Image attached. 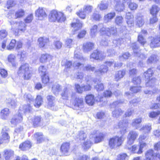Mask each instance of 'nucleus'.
Returning <instances> with one entry per match:
<instances>
[{"instance_id":"1","label":"nucleus","mask_w":160,"mask_h":160,"mask_svg":"<svg viewBox=\"0 0 160 160\" xmlns=\"http://www.w3.org/2000/svg\"><path fill=\"white\" fill-rule=\"evenodd\" d=\"M128 122L127 120L120 121L118 123V127L120 129V132L122 135L120 137L116 136L110 138L109 140L108 145L111 149H113L121 145L124 139L123 135L126 132L128 127Z\"/></svg>"},{"instance_id":"2","label":"nucleus","mask_w":160,"mask_h":160,"mask_svg":"<svg viewBox=\"0 0 160 160\" xmlns=\"http://www.w3.org/2000/svg\"><path fill=\"white\" fill-rule=\"evenodd\" d=\"M18 74L23 77L25 79L28 80L31 76V72L29 69V65L26 63L21 65L18 69Z\"/></svg>"},{"instance_id":"3","label":"nucleus","mask_w":160,"mask_h":160,"mask_svg":"<svg viewBox=\"0 0 160 160\" xmlns=\"http://www.w3.org/2000/svg\"><path fill=\"white\" fill-rule=\"evenodd\" d=\"M66 18L63 13L58 12L56 10H53L51 12L49 16V19L50 21L58 22H64L66 20Z\"/></svg>"},{"instance_id":"4","label":"nucleus","mask_w":160,"mask_h":160,"mask_svg":"<svg viewBox=\"0 0 160 160\" xmlns=\"http://www.w3.org/2000/svg\"><path fill=\"white\" fill-rule=\"evenodd\" d=\"M61 95L63 99L68 100L70 97L72 98H74L75 93L72 91V86L70 85H68L63 89Z\"/></svg>"},{"instance_id":"5","label":"nucleus","mask_w":160,"mask_h":160,"mask_svg":"<svg viewBox=\"0 0 160 160\" xmlns=\"http://www.w3.org/2000/svg\"><path fill=\"white\" fill-rule=\"evenodd\" d=\"M100 32L102 35H106L108 36L111 35L116 36L117 34V28L114 26H111L110 28L103 27L101 28Z\"/></svg>"},{"instance_id":"6","label":"nucleus","mask_w":160,"mask_h":160,"mask_svg":"<svg viewBox=\"0 0 160 160\" xmlns=\"http://www.w3.org/2000/svg\"><path fill=\"white\" fill-rule=\"evenodd\" d=\"M92 7L90 5L84 6L83 9H81L79 12L76 13L82 19L85 18L86 14H88L91 12Z\"/></svg>"},{"instance_id":"7","label":"nucleus","mask_w":160,"mask_h":160,"mask_svg":"<svg viewBox=\"0 0 160 160\" xmlns=\"http://www.w3.org/2000/svg\"><path fill=\"white\" fill-rule=\"evenodd\" d=\"M105 54L103 52L96 50L90 55V58L91 59L102 60L105 58Z\"/></svg>"},{"instance_id":"8","label":"nucleus","mask_w":160,"mask_h":160,"mask_svg":"<svg viewBox=\"0 0 160 160\" xmlns=\"http://www.w3.org/2000/svg\"><path fill=\"white\" fill-rule=\"evenodd\" d=\"M138 136V134L136 131H131L130 132L127 137L128 144L130 145L133 144Z\"/></svg>"},{"instance_id":"9","label":"nucleus","mask_w":160,"mask_h":160,"mask_svg":"<svg viewBox=\"0 0 160 160\" xmlns=\"http://www.w3.org/2000/svg\"><path fill=\"white\" fill-rule=\"evenodd\" d=\"M69 142L63 143L61 147V151L64 155L67 156L69 155L70 149Z\"/></svg>"},{"instance_id":"10","label":"nucleus","mask_w":160,"mask_h":160,"mask_svg":"<svg viewBox=\"0 0 160 160\" xmlns=\"http://www.w3.org/2000/svg\"><path fill=\"white\" fill-rule=\"evenodd\" d=\"M112 92L109 90H106L103 93L104 97H101L98 95V98H96V100L98 102H105L106 97H110L112 95Z\"/></svg>"},{"instance_id":"11","label":"nucleus","mask_w":160,"mask_h":160,"mask_svg":"<svg viewBox=\"0 0 160 160\" xmlns=\"http://www.w3.org/2000/svg\"><path fill=\"white\" fill-rule=\"evenodd\" d=\"M160 42V36L159 35L153 38L150 43V46L151 48H155L159 46Z\"/></svg>"},{"instance_id":"12","label":"nucleus","mask_w":160,"mask_h":160,"mask_svg":"<svg viewBox=\"0 0 160 160\" xmlns=\"http://www.w3.org/2000/svg\"><path fill=\"white\" fill-rule=\"evenodd\" d=\"M94 43L91 42H88L83 44V52H88L92 50L94 47Z\"/></svg>"},{"instance_id":"13","label":"nucleus","mask_w":160,"mask_h":160,"mask_svg":"<svg viewBox=\"0 0 160 160\" xmlns=\"http://www.w3.org/2000/svg\"><path fill=\"white\" fill-rule=\"evenodd\" d=\"M108 70V67L105 65H102L100 66L99 69L95 71V73L96 75L100 76L106 73Z\"/></svg>"},{"instance_id":"14","label":"nucleus","mask_w":160,"mask_h":160,"mask_svg":"<svg viewBox=\"0 0 160 160\" xmlns=\"http://www.w3.org/2000/svg\"><path fill=\"white\" fill-rule=\"evenodd\" d=\"M40 48H45L49 43V39L45 37H40L38 40Z\"/></svg>"},{"instance_id":"15","label":"nucleus","mask_w":160,"mask_h":160,"mask_svg":"<svg viewBox=\"0 0 160 160\" xmlns=\"http://www.w3.org/2000/svg\"><path fill=\"white\" fill-rule=\"evenodd\" d=\"M22 120V117L21 112L19 111L18 114L15 115L11 120V123L13 124L21 122Z\"/></svg>"},{"instance_id":"16","label":"nucleus","mask_w":160,"mask_h":160,"mask_svg":"<svg viewBox=\"0 0 160 160\" xmlns=\"http://www.w3.org/2000/svg\"><path fill=\"white\" fill-rule=\"evenodd\" d=\"M136 25L138 27H142L144 24L143 17L140 13H138L136 17Z\"/></svg>"},{"instance_id":"17","label":"nucleus","mask_w":160,"mask_h":160,"mask_svg":"<svg viewBox=\"0 0 160 160\" xmlns=\"http://www.w3.org/2000/svg\"><path fill=\"white\" fill-rule=\"evenodd\" d=\"M32 108L29 104L25 105L20 107L19 111L22 113V112L25 114L30 112L32 111Z\"/></svg>"},{"instance_id":"18","label":"nucleus","mask_w":160,"mask_h":160,"mask_svg":"<svg viewBox=\"0 0 160 160\" xmlns=\"http://www.w3.org/2000/svg\"><path fill=\"white\" fill-rule=\"evenodd\" d=\"M156 156H157V154L153 153V151L152 149H150L147 152L145 158L143 160H152Z\"/></svg>"},{"instance_id":"19","label":"nucleus","mask_w":160,"mask_h":160,"mask_svg":"<svg viewBox=\"0 0 160 160\" xmlns=\"http://www.w3.org/2000/svg\"><path fill=\"white\" fill-rule=\"evenodd\" d=\"M94 134H96L94 138V142L95 143H98L102 142L104 139V134L101 132L97 133V131H94Z\"/></svg>"},{"instance_id":"20","label":"nucleus","mask_w":160,"mask_h":160,"mask_svg":"<svg viewBox=\"0 0 160 160\" xmlns=\"http://www.w3.org/2000/svg\"><path fill=\"white\" fill-rule=\"evenodd\" d=\"M48 102V106L51 109H53L52 108L54 106V102L55 98L51 95H48L46 97Z\"/></svg>"},{"instance_id":"21","label":"nucleus","mask_w":160,"mask_h":160,"mask_svg":"<svg viewBox=\"0 0 160 160\" xmlns=\"http://www.w3.org/2000/svg\"><path fill=\"white\" fill-rule=\"evenodd\" d=\"M31 147V142L29 141H26L21 144L19 147L22 150L26 151L28 150Z\"/></svg>"},{"instance_id":"22","label":"nucleus","mask_w":160,"mask_h":160,"mask_svg":"<svg viewBox=\"0 0 160 160\" xmlns=\"http://www.w3.org/2000/svg\"><path fill=\"white\" fill-rule=\"evenodd\" d=\"M36 16L38 17L39 19L42 20L43 18L46 17L47 15L42 8H39L36 11Z\"/></svg>"},{"instance_id":"23","label":"nucleus","mask_w":160,"mask_h":160,"mask_svg":"<svg viewBox=\"0 0 160 160\" xmlns=\"http://www.w3.org/2000/svg\"><path fill=\"white\" fill-rule=\"evenodd\" d=\"M16 57L15 55L12 54L9 55L8 57V60L9 62L11 63L12 67H16L17 63L16 62Z\"/></svg>"},{"instance_id":"24","label":"nucleus","mask_w":160,"mask_h":160,"mask_svg":"<svg viewBox=\"0 0 160 160\" xmlns=\"http://www.w3.org/2000/svg\"><path fill=\"white\" fill-rule=\"evenodd\" d=\"M115 15L116 13L114 12H111L105 15L104 17V22L106 23L110 22Z\"/></svg>"},{"instance_id":"25","label":"nucleus","mask_w":160,"mask_h":160,"mask_svg":"<svg viewBox=\"0 0 160 160\" xmlns=\"http://www.w3.org/2000/svg\"><path fill=\"white\" fill-rule=\"evenodd\" d=\"M85 100L86 103L89 105H92L95 101L94 96L92 94L87 95L85 97Z\"/></svg>"},{"instance_id":"26","label":"nucleus","mask_w":160,"mask_h":160,"mask_svg":"<svg viewBox=\"0 0 160 160\" xmlns=\"http://www.w3.org/2000/svg\"><path fill=\"white\" fill-rule=\"evenodd\" d=\"M126 73V71L124 69L118 72L115 75V80L118 81L123 78Z\"/></svg>"},{"instance_id":"27","label":"nucleus","mask_w":160,"mask_h":160,"mask_svg":"<svg viewBox=\"0 0 160 160\" xmlns=\"http://www.w3.org/2000/svg\"><path fill=\"white\" fill-rule=\"evenodd\" d=\"M51 58V56L49 54L45 53L42 54L40 58V61L42 63H45L49 61Z\"/></svg>"},{"instance_id":"28","label":"nucleus","mask_w":160,"mask_h":160,"mask_svg":"<svg viewBox=\"0 0 160 160\" xmlns=\"http://www.w3.org/2000/svg\"><path fill=\"white\" fill-rule=\"evenodd\" d=\"M131 47L133 50L134 55H138L139 54L138 52L141 51L138 43L136 42L132 43Z\"/></svg>"},{"instance_id":"29","label":"nucleus","mask_w":160,"mask_h":160,"mask_svg":"<svg viewBox=\"0 0 160 160\" xmlns=\"http://www.w3.org/2000/svg\"><path fill=\"white\" fill-rule=\"evenodd\" d=\"M142 121V118H138L133 119L131 124L133 127L138 129L139 127L140 124Z\"/></svg>"},{"instance_id":"30","label":"nucleus","mask_w":160,"mask_h":160,"mask_svg":"<svg viewBox=\"0 0 160 160\" xmlns=\"http://www.w3.org/2000/svg\"><path fill=\"white\" fill-rule=\"evenodd\" d=\"M33 137L37 140V143H41L44 140L42 132H36L34 134Z\"/></svg>"},{"instance_id":"31","label":"nucleus","mask_w":160,"mask_h":160,"mask_svg":"<svg viewBox=\"0 0 160 160\" xmlns=\"http://www.w3.org/2000/svg\"><path fill=\"white\" fill-rule=\"evenodd\" d=\"M74 106L78 108H82L83 107V99L82 98H76L73 102Z\"/></svg>"},{"instance_id":"32","label":"nucleus","mask_w":160,"mask_h":160,"mask_svg":"<svg viewBox=\"0 0 160 160\" xmlns=\"http://www.w3.org/2000/svg\"><path fill=\"white\" fill-rule=\"evenodd\" d=\"M153 72V71L151 68L148 69L143 73V75L144 76L146 81L149 80L152 76Z\"/></svg>"},{"instance_id":"33","label":"nucleus","mask_w":160,"mask_h":160,"mask_svg":"<svg viewBox=\"0 0 160 160\" xmlns=\"http://www.w3.org/2000/svg\"><path fill=\"white\" fill-rule=\"evenodd\" d=\"M9 110L8 108H5L2 109L0 113L1 118L3 119H6L9 114Z\"/></svg>"},{"instance_id":"34","label":"nucleus","mask_w":160,"mask_h":160,"mask_svg":"<svg viewBox=\"0 0 160 160\" xmlns=\"http://www.w3.org/2000/svg\"><path fill=\"white\" fill-rule=\"evenodd\" d=\"M61 89L62 87L60 85L55 84L52 86V91L55 95H57L58 94L59 92Z\"/></svg>"},{"instance_id":"35","label":"nucleus","mask_w":160,"mask_h":160,"mask_svg":"<svg viewBox=\"0 0 160 160\" xmlns=\"http://www.w3.org/2000/svg\"><path fill=\"white\" fill-rule=\"evenodd\" d=\"M18 26V32L21 31L24 32L26 30V25L24 22H15V23Z\"/></svg>"},{"instance_id":"36","label":"nucleus","mask_w":160,"mask_h":160,"mask_svg":"<svg viewBox=\"0 0 160 160\" xmlns=\"http://www.w3.org/2000/svg\"><path fill=\"white\" fill-rule=\"evenodd\" d=\"M42 102V99L41 96L40 95H38L36 99L34 105L36 108H39L41 105Z\"/></svg>"},{"instance_id":"37","label":"nucleus","mask_w":160,"mask_h":160,"mask_svg":"<svg viewBox=\"0 0 160 160\" xmlns=\"http://www.w3.org/2000/svg\"><path fill=\"white\" fill-rule=\"evenodd\" d=\"M151 128V125L150 124H148L143 125V127L139 129V130L145 133H148L150 131Z\"/></svg>"},{"instance_id":"38","label":"nucleus","mask_w":160,"mask_h":160,"mask_svg":"<svg viewBox=\"0 0 160 160\" xmlns=\"http://www.w3.org/2000/svg\"><path fill=\"white\" fill-rule=\"evenodd\" d=\"M41 120V118L40 116H35L32 120L33 125L35 127H37L40 124Z\"/></svg>"},{"instance_id":"39","label":"nucleus","mask_w":160,"mask_h":160,"mask_svg":"<svg viewBox=\"0 0 160 160\" xmlns=\"http://www.w3.org/2000/svg\"><path fill=\"white\" fill-rule=\"evenodd\" d=\"M100 10H104L107 8L108 6V0H103L101 2V3L98 5Z\"/></svg>"},{"instance_id":"40","label":"nucleus","mask_w":160,"mask_h":160,"mask_svg":"<svg viewBox=\"0 0 160 160\" xmlns=\"http://www.w3.org/2000/svg\"><path fill=\"white\" fill-rule=\"evenodd\" d=\"M74 58L78 59L82 62H84L86 60V58H83L79 53H78L76 51L74 52Z\"/></svg>"},{"instance_id":"41","label":"nucleus","mask_w":160,"mask_h":160,"mask_svg":"<svg viewBox=\"0 0 160 160\" xmlns=\"http://www.w3.org/2000/svg\"><path fill=\"white\" fill-rule=\"evenodd\" d=\"M47 70V68L43 65L40 66L38 69V73L41 76L46 75Z\"/></svg>"},{"instance_id":"42","label":"nucleus","mask_w":160,"mask_h":160,"mask_svg":"<svg viewBox=\"0 0 160 160\" xmlns=\"http://www.w3.org/2000/svg\"><path fill=\"white\" fill-rule=\"evenodd\" d=\"M122 43V38H117L114 39L113 41V47H117L120 48V46Z\"/></svg>"},{"instance_id":"43","label":"nucleus","mask_w":160,"mask_h":160,"mask_svg":"<svg viewBox=\"0 0 160 160\" xmlns=\"http://www.w3.org/2000/svg\"><path fill=\"white\" fill-rule=\"evenodd\" d=\"M160 8L156 5H153L152 6V8L150 10V12L151 14L156 15L159 11Z\"/></svg>"},{"instance_id":"44","label":"nucleus","mask_w":160,"mask_h":160,"mask_svg":"<svg viewBox=\"0 0 160 160\" xmlns=\"http://www.w3.org/2000/svg\"><path fill=\"white\" fill-rule=\"evenodd\" d=\"M124 102L123 100H119L113 102L112 104H110V106L111 109V111H112L113 108H116V107L119 105V104H122Z\"/></svg>"},{"instance_id":"45","label":"nucleus","mask_w":160,"mask_h":160,"mask_svg":"<svg viewBox=\"0 0 160 160\" xmlns=\"http://www.w3.org/2000/svg\"><path fill=\"white\" fill-rule=\"evenodd\" d=\"M13 155V152L11 150H7L5 151L4 157L6 160H9Z\"/></svg>"},{"instance_id":"46","label":"nucleus","mask_w":160,"mask_h":160,"mask_svg":"<svg viewBox=\"0 0 160 160\" xmlns=\"http://www.w3.org/2000/svg\"><path fill=\"white\" fill-rule=\"evenodd\" d=\"M92 142L89 139H88L86 141L84 142L82 145L83 148L85 150H87L90 148Z\"/></svg>"},{"instance_id":"47","label":"nucleus","mask_w":160,"mask_h":160,"mask_svg":"<svg viewBox=\"0 0 160 160\" xmlns=\"http://www.w3.org/2000/svg\"><path fill=\"white\" fill-rule=\"evenodd\" d=\"M157 60V55L155 54H153L148 58L147 62L148 64H151L156 62Z\"/></svg>"},{"instance_id":"48","label":"nucleus","mask_w":160,"mask_h":160,"mask_svg":"<svg viewBox=\"0 0 160 160\" xmlns=\"http://www.w3.org/2000/svg\"><path fill=\"white\" fill-rule=\"evenodd\" d=\"M128 156L125 153H122L118 155L116 160H128Z\"/></svg>"},{"instance_id":"49","label":"nucleus","mask_w":160,"mask_h":160,"mask_svg":"<svg viewBox=\"0 0 160 160\" xmlns=\"http://www.w3.org/2000/svg\"><path fill=\"white\" fill-rule=\"evenodd\" d=\"M122 113V110L120 108L118 109H115L113 111H112V116L113 117L117 118L119 116L121 115Z\"/></svg>"},{"instance_id":"50","label":"nucleus","mask_w":160,"mask_h":160,"mask_svg":"<svg viewBox=\"0 0 160 160\" xmlns=\"http://www.w3.org/2000/svg\"><path fill=\"white\" fill-rule=\"evenodd\" d=\"M147 82H146V85L147 87H152L154 86L155 84L156 79L155 78H151L148 80H147Z\"/></svg>"},{"instance_id":"51","label":"nucleus","mask_w":160,"mask_h":160,"mask_svg":"<svg viewBox=\"0 0 160 160\" xmlns=\"http://www.w3.org/2000/svg\"><path fill=\"white\" fill-rule=\"evenodd\" d=\"M86 137V134L83 131H80L77 136V138L81 140H84Z\"/></svg>"},{"instance_id":"52","label":"nucleus","mask_w":160,"mask_h":160,"mask_svg":"<svg viewBox=\"0 0 160 160\" xmlns=\"http://www.w3.org/2000/svg\"><path fill=\"white\" fill-rule=\"evenodd\" d=\"M117 1L118 3L116 5L115 7V9L116 11L119 12H121L123 11L124 9V6L123 4H119L118 3L120 1L118 0Z\"/></svg>"},{"instance_id":"53","label":"nucleus","mask_w":160,"mask_h":160,"mask_svg":"<svg viewBox=\"0 0 160 160\" xmlns=\"http://www.w3.org/2000/svg\"><path fill=\"white\" fill-rule=\"evenodd\" d=\"M61 64L62 66H65L66 68H69L72 65V62L71 61L64 59L62 61Z\"/></svg>"},{"instance_id":"54","label":"nucleus","mask_w":160,"mask_h":160,"mask_svg":"<svg viewBox=\"0 0 160 160\" xmlns=\"http://www.w3.org/2000/svg\"><path fill=\"white\" fill-rule=\"evenodd\" d=\"M82 24L78 19H76V22L71 24V26L74 28L79 29L82 27Z\"/></svg>"},{"instance_id":"55","label":"nucleus","mask_w":160,"mask_h":160,"mask_svg":"<svg viewBox=\"0 0 160 160\" xmlns=\"http://www.w3.org/2000/svg\"><path fill=\"white\" fill-rule=\"evenodd\" d=\"M83 63L80 61H79V62L78 61L74 62L73 64V66L75 69H80L83 67L84 65Z\"/></svg>"},{"instance_id":"56","label":"nucleus","mask_w":160,"mask_h":160,"mask_svg":"<svg viewBox=\"0 0 160 160\" xmlns=\"http://www.w3.org/2000/svg\"><path fill=\"white\" fill-rule=\"evenodd\" d=\"M98 26L96 25H94L91 29L90 34L92 37H94L96 36L97 32Z\"/></svg>"},{"instance_id":"57","label":"nucleus","mask_w":160,"mask_h":160,"mask_svg":"<svg viewBox=\"0 0 160 160\" xmlns=\"http://www.w3.org/2000/svg\"><path fill=\"white\" fill-rule=\"evenodd\" d=\"M130 54L128 52L123 53L121 56H119V59L121 61H124L128 58L130 57Z\"/></svg>"},{"instance_id":"58","label":"nucleus","mask_w":160,"mask_h":160,"mask_svg":"<svg viewBox=\"0 0 160 160\" xmlns=\"http://www.w3.org/2000/svg\"><path fill=\"white\" fill-rule=\"evenodd\" d=\"M24 10L22 9H20L16 12L15 16L16 18H20L22 17L24 15Z\"/></svg>"},{"instance_id":"59","label":"nucleus","mask_w":160,"mask_h":160,"mask_svg":"<svg viewBox=\"0 0 160 160\" xmlns=\"http://www.w3.org/2000/svg\"><path fill=\"white\" fill-rule=\"evenodd\" d=\"M16 41L14 39H12L10 44L8 45L7 48L8 50H11L13 49L15 47V44L16 43Z\"/></svg>"},{"instance_id":"60","label":"nucleus","mask_w":160,"mask_h":160,"mask_svg":"<svg viewBox=\"0 0 160 160\" xmlns=\"http://www.w3.org/2000/svg\"><path fill=\"white\" fill-rule=\"evenodd\" d=\"M141 89V87L138 86L131 87L130 90L133 93H136L139 92Z\"/></svg>"},{"instance_id":"61","label":"nucleus","mask_w":160,"mask_h":160,"mask_svg":"<svg viewBox=\"0 0 160 160\" xmlns=\"http://www.w3.org/2000/svg\"><path fill=\"white\" fill-rule=\"evenodd\" d=\"M75 89L77 92L78 93H82L84 91V88L83 86H80L79 84H75Z\"/></svg>"},{"instance_id":"62","label":"nucleus","mask_w":160,"mask_h":160,"mask_svg":"<svg viewBox=\"0 0 160 160\" xmlns=\"http://www.w3.org/2000/svg\"><path fill=\"white\" fill-rule=\"evenodd\" d=\"M65 45L68 48H71L73 44V42L72 39L70 38L67 39L65 42Z\"/></svg>"},{"instance_id":"63","label":"nucleus","mask_w":160,"mask_h":160,"mask_svg":"<svg viewBox=\"0 0 160 160\" xmlns=\"http://www.w3.org/2000/svg\"><path fill=\"white\" fill-rule=\"evenodd\" d=\"M101 18V15L97 12H94L92 16V18L95 21H99Z\"/></svg>"},{"instance_id":"64","label":"nucleus","mask_w":160,"mask_h":160,"mask_svg":"<svg viewBox=\"0 0 160 160\" xmlns=\"http://www.w3.org/2000/svg\"><path fill=\"white\" fill-rule=\"evenodd\" d=\"M7 102L12 108H14L16 105V102L14 100H12L11 98H8L7 100Z\"/></svg>"}]
</instances>
